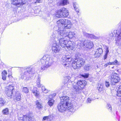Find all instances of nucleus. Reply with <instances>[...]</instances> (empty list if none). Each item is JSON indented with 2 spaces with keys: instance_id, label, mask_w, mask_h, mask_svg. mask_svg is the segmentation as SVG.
Here are the masks:
<instances>
[{
  "instance_id": "8",
  "label": "nucleus",
  "mask_w": 121,
  "mask_h": 121,
  "mask_svg": "<svg viewBox=\"0 0 121 121\" xmlns=\"http://www.w3.org/2000/svg\"><path fill=\"white\" fill-rule=\"evenodd\" d=\"M60 103L67 105L68 108H73V106L71 102L69 97L67 96H63L60 98Z\"/></svg>"
},
{
  "instance_id": "36",
  "label": "nucleus",
  "mask_w": 121,
  "mask_h": 121,
  "mask_svg": "<svg viewBox=\"0 0 121 121\" xmlns=\"http://www.w3.org/2000/svg\"><path fill=\"white\" fill-rule=\"evenodd\" d=\"M72 25V23L71 21L65 19V25Z\"/></svg>"
},
{
  "instance_id": "45",
  "label": "nucleus",
  "mask_w": 121,
  "mask_h": 121,
  "mask_svg": "<svg viewBox=\"0 0 121 121\" xmlns=\"http://www.w3.org/2000/svg\"><path fill=\"white\" fill-rule=\"evenodd\" d=\"M105 49V53L108 54L109 52L108 47L107 46Z\"/></svg>"
},
{
  "instance_id": "14",
  "label": "nucleus",
  "mask_w": 121,
  "mask_h": 121,
  "mask_svg": "<svg viewBox=\"0 0 121 121\" xmlns=\"http://www.w3.org/2000/svg\"><path fill=\"white\" fill-rule=\"evenodd\" d=\"M11 3L18 7H21L26 3L25 0H12Z\"/></svg>"
},
{
  "instance_id": "17",
  "label": "nucleus",
  "mask_w": 121,
  "mask_h": 121,
  "mask_svg": "<svg viewBox=\"0 0 121 121\" xmlns=\"http://www.w3.org/2000/svg\"><path fill=\"white\" fill-rule=\"evenodd\" d=\"M93 46V42L89 40H85L84 41V47L88 48H92Z\"/></svg>"
},
{
  "instance_id": "1",
  "label": "nucleus",
  "mask_w": 121,
  "mask_h": 121,
  "mask_svg": "<svg viewBox=\"0 0 121 121\" xmlns=\"http://www.w3.org/2000/svg\"><path fill=\"white\" fill-rule=\"evenodd\" d=\"M63 59L64 61H68V60L69 61H71L72 65L74 69L79 68L83 65L85 62V60L81 58L76 59L73 60L70 56L69 57L68 56H64L63 58Z\"/></svg>"
},
{
  "instance_id": "29",
  "label": "nucleus",
  "mask_w": 121,
  "mask_h": 121,
  "mask_svg": "<svg viewBox=\"0 0 121 121\" xmlns=\"http://www.w3.org/2000/svg\"><path fill=\"white\" fill-rule=\"evenodd\" d=\"M16 98L15 99L17 100H19L21 98V95L20 93L18 92H17L16 93Z\"/></svg>"
},
{
  "instance_id": "23",
  "label": "nucleus",
  "mask_w": 121,
  "mask_h": 121,
  "mask_svg": "<svg viewBox=\"0 0 121 121\" xmlns=\"http://www.w3.org/2000/svg\"><path fill=\"white\" fill-rule=\"evenodd\" d=\"M118 62L117 60H116L115 61L113 62H109L105 64L104 65V66L105 67H106L109 65H116L118 64Z\"/></svg>"
},
{
  "instance_id": "44",
  "label": "nucleus",
  "mask_w": 121,
  "mask_h": 121,
  "mask_svg": "<svg viewBox=\"0 0 121 121\" xmlns=\"http://www.w3.org/2000/svg\"><path fill=\"white\" fill-rule=\"evenodd\" d=\"M105 85L107 87H109L110 85L109 82L106 81L105 82Z\"/></svg>"
},
{
  "instance_id": "15",
  "label": "nucleus",
  "mask_w": 121,
  "mask_h": 121,
  "mask_svg": "<svg viewBox=\"0 0 121 121\" xmlns=\"http://www.w3.org/2000/svg\"><path fill=\"white\" fill-rule=\"evenodd\" d=\"M114 33H115V36L116 37L117 43H121V30H118L114 31Z\"/></svg>"
},
{
  "instance_id": "3",
  "label": "nucleus",
  "mask_w": 121,
  "mask_h": 121,
  "mask_svg": "<svg viewBox=\"0 0 121 121\" xmlns=\"http://www.w3.org/2000/svg\"><path fill=\"white\" fill-rule=\"evenodd\" d=\"M63 37H64L58 33L55 34L54 33L51 36V40L52 41V39H54V41L56 42V40L58 39L60 45L62 48L65 47L68 41L65 40Z\"/></svg>"
},
{
  "instance_id": "24",
  "label": "nucleus",
  "mask_w": 121,
  "mask_h": 121,
  "mask_svg": "<svg viewBox=\"0 0 121 121\" xmlns=\"http://www.w3.org/2000/svg\"><path fill=\"white\" fill-rule=\"evenodd\" d=\"M36 107L39 109H41L43 106L42 103L39 101L38 100H37L35 102Z\"/></svg>"
},
{
  "instance_id": "13",
  "label": "nucleus",
  "mask_w": 121,
  "mask_h": 121,
  "mask_svg": "<svg viewBox=\"0 0 121 121\" xmlns=\"http://www.w3.org/2000/svg\"><path fill=\"white\" fill-rule=\"evenodd\" d=\"M61 31V33H61L60 35L64 37H67L69 38H71L75 37V34L73 32L70 31L69 32H68L66 30H64L63 32L62 31Z\"/></svg>"
},
{
  "instance_id": "19",
  "label": "nucleus",
  "mask_w": 121,
  "mask_h": 121,
  "mask_svg": "<svg viewBox=\"0 0 121 121\" xmlns=\"http://www.w3.org/2000/svg\"><path fill=\"white\" fill-rule=\"evenodd\" d=\"M103 52V50L102 48H99L97 49L95 54V56L96 57H99Z\"/></svg>"
},
{
  "instance_id": "11",
  "label": "nucleus",
  "mask_w": 121,
  "mask_h": 121,
  "mask_svg": "<svg viewBox=\"0 0 121 121\" xmlns=\"http://www.w3.org/2000/svg\"><path fill=\"white\" fill-rule=\"evenodd\" d=\"M57 108L59 111L62 112H64L66 109L70 110L71 112V109H73V108H68L67 105L60 102L58 105Z\"/></svg>"
},
{
  "instance_id": "43",
  "label": "nucleus",
  "mask_w": 121,
  "mask_h": 121,
  "mask_svg": "<svg viewBox=\"0 0 121 121\" xmlns=\"http://www.w3.org/2000/svg\"><path fill=\"white\" fill-rule=\"evenodd\" d=\"M82 33L85 36H86V37H89L90 34H88L84 31H83Z\"/></svg>"
},
{
  "instance_id": "21",
  "label": "nucleus",
  "mask_w": 121,
  "mask_h": 121,
  "mask_svg": "<svg viewBox=\"0 0 121 121\" xmlns=\"http://www.w3.org/2000/svg\"><path fill=\"white\" fill-rule=\"evenodd\" d=\"M32 92L36 97L38 98L39 97V92L37 90V89L36 87L34 88L32 90Z\"/></svg>"
},
{
  "instance_id": "48",
  "label": "nucleus",
  "mask_w": 121,
  "mask_h": 121,
  "mask_svg": "<svg viewBox=\"0 0 121 121\" xmlns=\"http://www.w3.org/2000/svg\"><path fill=\"white\" fill-rule=\"evenodd\" d=\"M65 79H66L67 82L68 81L70 78V77L69 76H67L65 78Z\"/></svg>"
},
{
  "instance_id": "46",
  "label": "nucleus",
  "mask_w": 121,
  "mask_h": 121,
  "mask_svg": "<svg viewBox=\"0 0 121 121\" xmlns=\"http://www.w3.org/2000/svg\"><path fill=\"white\" fill-rule=\"evenodd\" d=\"M48 119L50 120H52V119L53 116L52 115H50L48 116Z\"/></svg>"
},
{
  "instance_id": "22",
  "label": "nucleus",
  "mask_w": 121,
  "mask_h": 121,
  "mask_svg": "<svg viewBox=\"0 0 121 121\" xmlns=\"http://www.w3.org/2000/svg\"><path fill=\"white\" fill-rule=\"evenodd\" d=\"M69 2L68 0H61L59 2L60 6H64L69 4Z\"/></svg>"
},
{
  "instance_id": "25",
  "label": "nucleus",
  "mask_w": 121,
  "mask_h": 121,
  "mask_svg": "<svg viewBox=\"0 0 121 121\" xmlns=\"http://www.w3.org/2000/svg\"><path fill=\"white\" fill-rule=\"evenodd\" d=\"M2 79L4 80H5L6 79V75L7 74V71L5 70H4L2 73Z\"/></svg>"
},
{
  "instance_id": "4",
  "label": "nucleus",
  "mask_w": 121,
  "mask_h": 121,
  "mask_svg": "<svg viewBox=\"0 0 121 121\" xmlns=\"http://www.w3.org/2000/svg\"><path fill=\"white\" fill-rule=\"evenodd\" d=\"M87 84L85 80L78 81L77 83L74 82L73 84V87L75 93H78L81 92L82 90L85 86Z\"/></svg>"
},
{
  "instance_id": "34",
  "label": "nucleus",
  "mask_w": 121,
  "mask_h": 121,
  "mask_svg": "<svg viewBox=\"0 0 121 121\" xmlns=\"http://www.w3.org/2000/svg\"><path fill=\"white\" fill-rule=\"evenodd\" d=\"M56 93H54L51 94L49 95H48V99H53V98H54L56 95Z\"/></svg>"
},
{
  "instance_id": "9",
  "label": "nucleus",
  "mask_w": 121,
  "mask_h": 121,
  "mask_svg": "<svg viewBox=\"0 0 121 121\" xmlns=\"http://www.w3.org/2000/svg\"><path fill=\"white\" fill-rule=\"evenodd\" d=\"M14 87L12 85L7 86L5 89V93L9 98H11L13 96V93L14 91Z\"/></svg>"
},
{
  "instance_id": "7",
  "label": "nucleus",
  "mask_w": 121,
  "mask_h": 121,
  "mask_svg": "<svg viewBox=\"0 0 121 121\" xmlns=\"http://www.w3.org/2000/svg\"><path fill=\"white\" fill-rule=\"evenodd\" d=\"M65 21V19H60L56 22L58 28L57 31V33H58L59 34L61 35L60 33H61V31L63 32L65 30H64Z\"/></svg>"
},
{
  "instance_id": "49",
  "label": "nucleus",
  "mask_w": 121,
  "mask_h": 121,
  "mask_svg": "<svg viewBox=\"0 0 121 121\" xmlns=\"http://www.w3.org/2000/svg\"><path fill=\"white\" fill-rule=\"evenodd\" d=\"M108 55V54L105 53L104 56V60L107 59Z\"/></svg>"
},
{
  "instance_id": "42",
  "label": "nucleus",
  "mask_w": 121,
  "mask_h": 121,
  "mask_svg": "<svg viewBox=\"0 0 121 121\" xmlns=\"http://www.w3.org/2000/svg\"><path fill=\"white\" fill-rule=\"evenodd\" d=\"M73 4L74 8H78V4L77 2L73 1Z\"/></svg>"
},
{
  "instance_id": "37",
  "label": "nucleus",
  "mask_w": 121,
  "mask_h": 121,
  "mask_svg": "<svg viewBox=\"0 0 121 121\" xmlns=\"http://www.w3.org/2000/svg\"><path fill=\"white\" fill-rule=\"evenodd\" d=\"M41 87L42 91L44 93H46L48 92V90L46 89L44 86L43 85H42Z\"/></svg>"
},
{
  "instance_id": "56",
  "label": "nucleus",
  "mask_w": 121,
  "mask_h": 121,
  "mask_svg": "<svg viewBox=\"0 0 121 121\" xmlns=\"http://www.w3.org/2000/svg\"><path fill=\"white\" fill-rule=\"evenodd\" d=\"M114 67H112V68H113Z\"/></svg>"
},
{
  "instance_id": "10",
  "label": "nucleus",
  "mask_w": 121,
  "mask_h": 121,
  "mask_svg": "<svg viewBox=\"0 0 121 121\" xmlns=\"http://www.w3.org/2000/svg\"><path fill=\"white\" fill-rule=\"evenodd\" d=\"M109 78L111 80L112 84L114 85L115 83L118 82L120 80V78L118 77V74L115 73H113L110 75Z\"/></svg>"
},
{
  "instance_id": "2",
  "label": "nucleus",
  "mask_w": 121,
  "mask_h": 121,
  "mask_svg": "<svg viewBox=\"0 0 121 121\" xmlns=\"http://www.w3.org/2000/svg\"><path fill=\"white\" fill-rule=\"evenodd\" d=\"M53 59H50V56L49 55H46L40 59L41 63L42 69H45L51 66L53 63Z\"/></svg>"
},
{
  "instance_id": "28",
  "label": "nucleus",
  "mask_w": 121,
  "mask_h": 121,
  "mask_svg": "<svg viewBox=\"0 0 121 121\" xmlns=\"http://www.w3.org/2000/svg\"><path fill=\"white\" fill-rule=\"evenodd\" d=\"M9 110L8 108L3 109L2 111V113L4 115H7L9 114Z\"/></svg>"
},
{
  "instance_id": "35",
  "label": "nucleus",
  "mask_w": 121,
  "mask_h": 121,
  "mask_svg": "<svg viewBox=\"0 0 121 121\" xmlns=\"http://www.w3.org/2000/svg\"><path fill=\"white\" fill-rule=\"evenodd\" d=\"M40 78L39 77H38V79L37 81V85L38 86V87H41V86L43 85H41L40 83Z\"/></svg>"
},
{
  "instance_id": "33",
  "label": "nucleus",
  "mask_w": 121,
  "mask_h": 121,
  "mask_svg": "<svg viewBox=\"0 0 121 121\" xmlns=\"http://www.w3.org/2000/svg\"><path fill=\"white\" fill-rule=\"evenodd\" d=\"M99 91L100 92L102 91L103 90V86L102 84H99L98 85L97 88Z\"/></svg>"
},
{
  "instance_id": "47",
  "label": "nucleus",
  "mask_w": 121,
  "mask_h": 121,
  "mask_svg": "<svg viewBox=\"0 0 121 121\" xmlns=\"http://www.w3.org/2000/svg\"><path fill=\"white\" fill-rule=\"evenodd\" d=\"M46 120H49L48 117V116H45L44 117L43 119V121H45Z\"/></svg>"
},
{
  "instance_id": "32",
  "label": "nucleus",
  "mask_w": 121,
  "mask_h": 121,
  "mask_svg": "<svg viewBox=\"0 0 121 121\" xmlns=\"http://www.w3.org/2000/svg\"><path fill=\"white\" fill-rule=\"evenodd\" d=\"M89 38H90L92 39H99V37H96L94 35L90 34L89 37Z\"/></svg>"
},
{
  "instance_id": "41",
  "label": "nucleus",
  "mask_w": 121,
  "mask_h": 121,
  "mask_svg": "<svg viewBox=\"0 0 121 121\" xmlns=\"http://www.w3.org/2000/svg\"><path fill=\"white\" fill-rule=\"evenodd\" d=\"M89 74V73H84V74L81 75V76L82 77L84 78H86L88 77Z\"/></svg>"
},
{
  "instance_id": "5",
  "label": "nucleus",
  "mask_w": 121,
  "mask_h": 121,
  "mask_svg": "<svg viewBox=\"0 0 121 121\" xmlns=\"http://www.w3.org/2000/svg\"><path fill=\"white\" fill-rule=\"evenodd\" d=\"M35 70L34 69L31 68H28L24 70V73L21 74L19 79H24L26 80L29 79L32 77V74H34Z\"/></svg>"
},
{
  "instance_id": "30",
  "label": "nucleus",
  "mask_w": 121,
  "mask_h": 121,
  "mask_svg": "<svg viewBox=\"0 0 121 121\" xmlns=\"http://www.w3.org/2000/svg\"><path fill=\"white\" fill-rule=\"evenodd\" d=\"M64 56H68L69 57H70V56H63L62 57V60L64 62H66V63H64V65L65 66H66L67 67L69 65V63H72V62L71 61H69L68 60V61H64V60H63V58Z\"/></svg>"
},
{
  "instance_id": "38",
  "label": "nucleus",
  "mask_w": 121,
  "mask_h": 121,
  "mask_svg": "<svg viewBox=\"0 0 121 121\" xmlns=\"http://www.w3.org/2000/svg\"><path fill=\"white\" fill-rule=\"evenodd\" d=\"M22 91L26 93H27L29 92L28 89L26 87H24L22 89Z\"/></svg>"
},
{
  "instance_id": "20",
  "label": "nucleus",
  "mask_w": 121,
  "mask_h": 121,
  "mask_svg": "<svg viewBox=\"0 0 121 121\" xmlns=\"http://www.w3.org/2000/svg\"><path fill=\"white\" fill-rule=\"evenodd\" d=\"M76 45L77 48L79 49H81L82 47H84V42L82 40H78L76 42Z\"/></svg>"
},
{
  "instance_id": "26",
  "label": "nucleus",
  "mask_w": 121,
  "mask_h": 121,
  "mask_svg": "<svg viewBox=\"0 0 121 121\" xmlns=\"http://www.w3.org/2000/svg\"><path fill=\"white\" fill-rule=\"evenodd\" d=\"M92 65L91 64H88L86 65L84 67V69L86 71L92 69Z\"/></svg>"
},
{
  "instance_id": "18",
  "label": "nucleus",
  "mask_w": 121,
  "mask_h": 121,
  "mask_svg": "<svg viewBox=\"0 0 121 121\" xmlns=\"http://www.w3.org/2000/svg\"><path fill=\"white\" fill-rule=\"evenodd\" d=\"M67 43L65 48H67L68 49L73 50L75 46V43L71 41H68Z\"/></svg>"
},
{
  "instance_id": "31",
  "label": "nucleus",
  "mask_w": 121,
  "mask_h": 121,
  "mask_svg": "<svg viewBox=\"0 0 121 121\" xmlns=\"http://www.w3.org/2000/svg\"><path fill=\"white\" fill-rule=\"evenodd\" d=\"M5 103V101L2 98H0V107L3 106Z\"/></svg>"
},
{
  "instance_id": "16",
  "label": "nucleus",
  "mask_w": 121,
  "mask_h": 121,
  "mask_svg": "<svg viewBox=\"0 0 121 121\" xmlns=\"http://www.w3.org/2000/svg\"><path fill=\"white\" fill-rule=\"evenodd\" d=\"M52 41L53 43L52 47V52L55 53L59 52L60 51V48L59 46L57 44L56 42L54 41V39H52Z\"/></svg>"
},
{
  "instance_id": "55",
  "label": "nucleus",
  "mask_w": 121,
  "mask_h": 121,
  "mask_svg": "<svg viewBox=\"0 0 121 121\" xmlns=\"http://www.w3.org/2000/svg\"><path fill=\"white\" fill-rule=\"evenodd\" d=\"M0 121H2L1 120H0Z\"/></svg>"
},
{
  "instance_id": "53",
  "label": "nucleus",
  "mask_w": 121,
  "mask_h": 121,
  "mask_svg": "<svg viewBox=\"0 0 121 121\" xmlns=\"http://www.w3.org/2000/svg\"><path fill=\"white\" fill-rule=\"evenodd\" d=\"M54 0H48V1L50 3H52Z\"/></svg>"
},
{
  "instance_id": "51",
  "label": "nucleus",
  "mask_w": 121,
  "mask_h": 121,
  "mask_svg": "<svg viewBox=\"0 0 121 121\" xmlns=\"http://www.w3.org/2000/svg\"><path fill=\"white\" fill-rule=\"evenodd\" d=\"M74 9L77 13L79 12V9H78V8H76Z\"/></svg>"
},
{
  "instance_id": "40",
  "label": "nucleus",
  "mask_w": 121,
  "mask_h": 121,
  "mask_svg": "<svg viewBox=\"0 0 121 121\" xmlns=\"http://www.w3.org/2000/svg\"><path fill=\"white\" fill-rule=\"evenodd\" d=\"M72 25H65L64 26V30L66 29H70Z\"/></svg>"
},
{
  "instance_id": "50",
  "label": "nucleus",
  "mask_w": 121,
  "mask_h": 121,
  "mask_svg": "<svg viewBox=\"0 0 121 121\" xmlns=\"http://www.w3.org/2000/svg\"><path fill=\"white\" fill-rule=\"evenodd\" d=\"M91 101V100L89 98H88L87 100V102L90 103Z\"/></svg>"
},
{
  "instance_id": "27",
  "label": "nucleus",
  "mask_w": 121,
  "mask_h": 121,
  "mask_svg": "<svg viewBox=\"0 0 121 121\" xmlns=\"http://www.w3.org/2000/svg\"><path fill=\"white\" fill-rule=\"evenodd\" d=\"M54 100L53 99H49L48 102V105L50 106H52L54 103Z\"/></svg>"
},
{
  "instance_id": "6",
  "label": "nucleus",
  "mask_w": 121,
  "mask_h": 121,
  "mask_svg": "<svg viewBox=\"0 0 121 121\" xmlns=\"http://www.w3.org/2000/svg\"><path fill=\"white\" fill-rule=\"evenodd\" d=\"M69 15V12L66 9L64 8H61L59 10L56 12V16L58 17H65Z\"/></svg>"
},
{
  "instance_id": "52",
  "label": "nucleus",
  "mask_w": 121,
  "mask_h": 121,
  "mask_svg": "<svg viewBox=\"0 0 121 121\" xmlns=\"http://www.w3.org/2000/svg\"><path fill=\"white\" fill-rule=\"evenodd\" d=\"M36 2L35 3H39L40 2V0H36Z\"/></svg>"
},
{
  "instance_id": "54",
  "label": "nucleus",
  "mask_w": 121,
  "mask_h": 121,
  "mask_svg": "<svg viewBox=\"0 0 121 121\" xmlns=\"http://www.w3.org/2000/svg\"><path fill=\"white\" fill-rule=\"evenodd\" d=\"M8 76H9V77L10 76H11V75H8Z\"/></svg>"
},
{
  "instance_id": "12",
  "label": "nucleus",
  "mask_w": 121,
  "mask_h": 121,
  "mask_svg": "<svg viewBox=\"0 0 121 121\" xmlns=\"http://www.w3.org/2000/svg\"><path fill=\"white\" fill-rule=\"evenodd\" d=\"M23 117H19V120H22L23 121H30L34 119L33 115L32 113H29L26 115H23Z\"/></svg>"
},
{
  "instance_id": "39",
  "label": "nucleus",
  "mask_w": 121,
  "mask_h": 121,
  "mask_svg": "<svg viewBox=\"0 0 121 121\" xmlns=\"http://www.w3.org/2000/svg\"><path fill=\"white\" fill-rule=\"evenodd\" d=\"M107 107L108 110L110 111H111L112 110V108L110 104H107Z\"/></svg>"
}]
</instances>
